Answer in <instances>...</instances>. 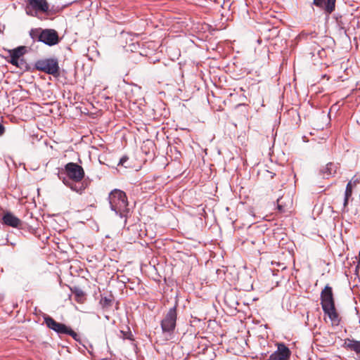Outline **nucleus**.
I'll return each mask as SVG.
<instances>
[{
	"label": "nucleus",
	"instance_id": "nucleus-8",
	"mask_svg": "<svg viewBox=\"0 0 360 360\" xmlns=\"http://www.w3.org/2000/svg\"><path fill=\"white\" fill-rule=\"evenodd\" d=\"M291 352L283 343L278 345V349L266 360H289Z\"/></svg>",
	"mask_w": 360,
	"mask_h": 360
},
{
	"label": "nucleus",
	"instance_id": "nucleus-9",
	"mask_svg": "<svg viewBox=\"0 0 360 360\" xmlns=\"http://www.w3.org/2000/svg\"><path fill=\"white\" fill-rule=\"evenodd\" d=\"M44 319L46 326L57 333L64 334L65 332L67 326L65 324L56 321L52 317L48 315H45Z\"/></svg>",
	"mask_w": 360,
	"mask_h": 360
},
{
	"label": "nucleus",
	"instance_id": "nucleus-3",
	"mask_svg": "<svg viewBox=\"0 0 360 360\" xmlns=\"http://www.w3.org/2000/svg\"><path fill=\"white\" fill-rule=\"evenodd\" d=\"M108 201L112 211L121 218L127 217L129 208L127 197L124 191L120 189L112 190L109 193Z\"/></svg>",
	"mask_w": 360,
	"mask_h": 360
},
{
	"label": "nucleus",
	"instance_id": "nucleus-2",
	"mask_svg": "<svg viewBox=\"0 0 360 360\" xmlns=\"http://www.w3.org/2000/svg\"><path fill=\"white\" fill-rule=\"evenodd\" d=\"M321 304L324 314L328 315L332 324L338 326L341 319L335 309L333 289L328 285H326L321 292Z\"/></svg>",
	"mask_w": 360,
	"mask_h": 360
},
{
	"label": "nucleus",
	"instance_id": "nucleus-4",
	"mask_svg": "<svg viewBox=\"0 0 360 360\" xmlns=\"http://www.w3.org/2000/svg\"><path fill=\"white\" fill-rule=\"evenodd\" d=\"M30 36L34 41L43 42L50 46L60 41L58 32L53 29L34 28L30 31Z\"/></svg>",
	"mask_w": 360,
	"mask_h": 360
},
{
	"label": "nucleus",
	"instance_id": "nucleus-12",
	"mask_svg": "<svg viewBox=\"0 0 360 360\" xmlns=\"http://www.w3.org/2000/svg\"><path fill=\"white\" fill-rule=\"evenodd\" d=\"M2 223L8 226H11L13 228L19 227L22 221L20 219L15 217L11 212H6L2 217Z\"/></svg>",
	"mask_w": 360,
	"mask_h": 360
},
{
	"label": "nucleus",
	"instance_id": "nucleus-21",
	"mask_svg": "<svg viewBox=\"0 0 360 360\" xmlns=\"http://www.w3.org/2000/svg\"><path fill=\"white\" fill-rule=\"evenodd\" d=\"M128 157L127 156H123L122 158H120V162L118 163V165H122V166H124L125 167H127L124 164L125 162L128 160Z\"/></svg>",
	"mask_w": 360,
	"mask_h": 360
},
{
	"label": "nucleus",
	"instance_id": "nucleus-7",
	"mask_svg": "<svg viewBox=\"0 0 360 360\" xmlns=\"http://www.w3.org/2000/svg\"><path fill=\"white\" fill-rule=\"evenodd\" d=\"M49 9L46 0H29L26 6V13L29 15L36 16L38 12L46 13Z\"/></svg>",
	"mask_w": 360,
	"mask_h": 360
},
{
	"label": "nucleus",
	"instance_id": "nucleus-22",
	"mask_svg": "<svg viewBox=\"0 0 360 360\" xmlns=\"http://www.w3.org/2000/svg\"><path fill=\"white\" fill-rule=\"evenodd\" d=\"M5 127L4 126L0 123V136H3L5 133Z\"/></svg>",
	"mask_w": 360,
	"mask_h": 360
},
{
	"label": "nucleus",
	"instance_id": "nucleus-16",
	"mask_svg": "<svg viewBox=\"0 0 360 360\" xmlns=\"http://www.w3.org/2000/svg\"><path fill=\"white\" fill-rule=\"evenodd\" d=\"M9 53L13 56L15 58H17L20 60V57H22L25 53V46H19L13 50L8 51Z\"/></svg>",
	"mask_w": 360,
	"mask_h": 360
},
{
	"label": "nucleus",
	"instance_id": "nucleus-19",
	"mask_svg": "<svg viewBox=\"0 0 360 360\" xmlns=\"http://www.w3.org/2000/svg\"><path fill=\"white\" fill-rule=\"evenodd\" d=\"M64 334L70 335L75 340H78L79 339L78 334L68 326Z\"/></svg>",
	"mask_w": 360,
	"mask_h": 360
},
{
	"label": "nucleus",
	"instance_id": "nucleus-18",
	"mask_svg": "<svg viewBox=\"0 0 360 360\" xmlns=\"http://www.w3.org/2000/svg\"><path fill=\"white\" fill-rule=\"evenodd\" d=\"M276 209H277L278 212L281 214L285 213L287 212L286 206L283 205L282 198H278Z\"/></svg>",
	"mask_w": 360,
	"mask_h": 360
},
{
	"label": "nucleus",
	"instance_id": "nucleus-11",
	"mask_svg": "<svg viewBox=\"0 0 360 360\" xmlns=\"http://www.w3.org/2000/svg\"><path fill=\"white\" fill-rule=\"evenodd\" d=\"M360 183V177L354 175L352 179L348 182L346 186V190L345 193V199H344V207H346L348 204L349 198L352 196L353 188L356 186L358 184Z\"/></svg>",
	"mask_w": 360,
	"mask_h": 360
},
{
	"label": "nucleus",
	"instance_id": "nucleus-5",
	"mask_svg": "<svg viewBox=\"0 0 360 360\" xmlns=\"http://www.w3.org/2000/svg\"><path fill=\"white\" fill-rule=\"evenodd\" d=\"M177 319L176 305L170 308L161 321V328L164 333L171 335L176 327Z\"/></svg>",
	"mask_w": 360,
	"mask_h": 360
},
{
	"label": "nucleus",
	"instance_id": "nucleus-20",
	"mask_svg": "<svg viewBox=\"0 0 360 360\" xmlns=\"http://www.w3.org/2000/svg\"><path fill=\"white\" fill-rule=\"evenodd\" d=\"M10 57H11V59L8 60V63H10L11 64H12L13 65H15L16 67H20V64H19V59H18L17 58H15L13 56H12L11 54H10Z\"/></svg>",
	"mask_w": 360,
	"mask_h": 360
},
{
	"label": "nucleus",
	"instance_id": "nucleus-17",
	"mask_svg": "<svg viewBox=\"0 0 360 360\" xmlns=\"http://www.w3.org/2000/svg\"><path fill=\"white\" fill-rule=\"evenodd\" d=\"M112 297L110 295L109 297H102L100 300V304L103 308H109L112 304Z\"/></svg>",
	"mask_w": 360,
	"mask_h": 360
},
{
	"label": "nucleus",
	"instance_id": "nucleus-14",
	"mask_svg": "<svg viewBox=\"0 0 360 360\" xmlns=\"http://www.w3.org/2000/svg\"><path fill=\"white\" fill-rule=\"evenodd\" d=\"M343 347L346 349L354 352L357 355H360V341L347 338L345 340Z\"/></svg>",
	"mask_w": 360,
	"mask_h": 360
},
{
	"label": "nucleus",
	"instance_id": "nucleus-23",
	"mask_svg": "<svg viewBox=\"0 0 360 360\" xmlns=\"http://www.w3.org/2000/svg\"><path fill=\"white\" fill-rule=\"evenodd\" d=\"M266 172L269 174L270 179H273L274 178L275 174H274V173H272V172H271L269 171H266Z\"/></svg>",
	"mask_w": 360,
	"mask_h": 360
},
{
	"label": "nucleus",
	"instance_id": "nucleus-6",
	"mask_svg": "<svg viewBox=\"0 0 360 360\" xmlns=\"http://www.w3.org/2000/svg\"><path fill=\"white\" fill-rule=\"evenodd\" d=\"M37 70L52 75H58L59 72V65L58 60L56 58H47L39 60L35 63Z\"/></svg>",
	"mask_w": 360,
	"mask_h": 360
},
{
	"label": "nucleus",
	"instance_id": "nucleus-1",
	"mask_svg": "<svg viewBox=\"0 0 360 360\" xmlns=\"http://www.w3.org/2000/svg\"><path fill=\"white\" fill-rule=\"evenodd\" d=\"M84 175L82 166L75 162H68L65 165L63 172L59 174V178L72 191L82 194L89 184L87 180H84Z\"/></svg>",
	"mask_w": 360,
	"mask_h": 360
},
{
	"label": "nucleus",
	"instance_id": "nucleus-10",
	"mask_svg": "<svg viewBox=\"0 0 360 360\" xmlns=\"http://www.w3.org/2000/svg\"><path fill=\"white\" fill-rule=\"evenodd\" d=\"M336 0H314L313 4L323 10L327 14L332 13L335 8Z\"/></svg>",
	"mask_w": 360,
	"mask_h": 360
},
{
	"label": "nucleus",
	"instance_id": "nucleus-13",
	"mask_svg": "<svg viewBox=\"0 0 360 360\" xmlns=\"http://www.w3.org/2000/svg\"><path fill=\"white\" fill-rule=\"evenodd\" d=\"M337 165L333 162H329L320 169V174L322 176L323 179H329L330 177L335 175V174L337 172Z\"/></svg>",
	"mask_w": 360,
	"mask_h": 360
},
{
	"label": "nucleus",
	"instance_id": "nucleus-15",
	"mask_svg": "<svg viewBox=\"0 0 360 360\" xmlns=\"http://www.w3.org/2000/svg\"><path fill=\"white\" fill-rule=\"evenodd\" d=\"M72 292L75 295V301L78 303L82 304L84 302L86 298H85V294L82 290L78 288H74V289H72Z\"/></svg>",
	"mask_w": 360,
	"mask_h": 360
}]
</instances>
